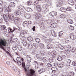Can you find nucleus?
Instances as JSON below:
<instances>
[{
	"label": "nucleus",
	"mask_w": 76,
	"mask_h": 76,
	"mask_svg": "<svg viewBox=\"0 0 76 76\" xmlns=\"http://www.w3.org/2000/svg\"><path fill=\"white\" fill-rule=\"evenodd\" d=\"M51 66H52V65H51V64L50 63L48 64V66L49 67H51Z\"/></svg>",
	"instance_id": "56"
},
{
	"label": "nucleus",
	"mask_w": 76,
	"mask_h": 76,
	"mask_svg": "<svg viewBox=\"0 0 76 76\" xmlns=\"http://www.w3.org/2000/svg\"><path fill=\"white\" fill-rule=\"evenodd\" d=\"M45 72V69H39L38 70V72L39 74H41L42 72Z\"/></svg>",
	"instance_id": "19"
},
{
	"label": "nucleus",
	"mask_w": 76,
	"mask_h": 76,
	"mask_svg": "<svg viewBox=\"0 0 76 76\" xmlns=\"http://www.w3.org/2000/svg\"><path fill=\"white\" fill-rule=\"evenodd\" d=\"M1 28L2 30H4L5 28H6V27L5 26L2 25L1 26Z\"/></svg>",
	"instance_id": "42"
},
{
	"label": "nucleus",
	"mask_w": 76,
	"mask_h": 76,
	"mask_svg": "<svg viewBox=\"0 0 76 76\" xmlns=\"http://www.w3.org/2000/svg\"><path fill=\"white\" fill-rule=\"evenodd\" d=\"M33 38L31 36H29L27 37V40L28 41L31 42L32 41Z\"/></svg>",
	"instance_id": "28"
},
{
	"label": "nucleus",
	"mask_w": 76,
	"mask_h": 76,
	"mask_svg": "<svg viewBox=\"0 0 76 76\" xmlns=\"http://www.w3.org/2000/svg\"><path fill=\"white\" fill-rule=\"evenodd\" d=\"M26 12H31L32 11V9L30 8H28L27 9H26Z\"/></svg>",
	"instance_id": "34"
},
{
	"label": "nucleus",
	"mask_w": 76,
	"mask_h": 76,
	"mask_svg": "<svg viewBox=\"0 0 76 76\" xmlns=\"http://www.w3.org/2000/svg\"><path fill=\"white\" fill-rule=\"evenodd\" d=\"M58 63L57 62H55L54 64V65L55 66H57V65L58 64Z\"/></svg>",
	"instance_id": "61"
},
{
	"label": "nucleus",
	"mask_w": 76,
	"mask_h": 76,
	"mask_svg": "<svg viewBox=\"0 0 76 76\" xmlns=\"http://www.w3.org/2000/svg\"><path fill=\"white\" fill-rule=\"evenodd\" d=\"M58 3H59L62 4H63V1H62V0H59V1Z\"/></svg>",
	"instance_id": "57"
},
{
	"label": "nucleus",
	"mask_w": 76,
	"mask_h": 76,
	"mask_svg": "<svg viewBox=\"0 0 76 76\" xmlns=\"http://www.w3.org/2000/svg\"><path fill=\"white\" fill-rule=\"evenodd\" d=\"M66 16V15L63 14L60 15L59 16V18H61V19H64Z\"/></svg>",
	"instance_id": "26"
},
{
	"label": "nucleus",
	"mask_w": 76,
	"mask_h": 76,
	"mask_svg": "<svg viewBox=\"0 0 76 76\" xmlns=\"http://www.w3.org/2000/svg\"><path fill=\"white\" fill-rule=\"evenodd\" d=\"M63 31H61L59 33V34H60L61 35H63Z\"/></svg>",
	"instance_id": "63"
},
{
	"label": "nucleus",
	"mask_w": 76,
	"mask_h": 76,
	"mask_svg": "<svg viewBox=\"0 0 76 76\" xmlns=\"http://www.w3.org/2000/svg\"><path fill=\"white\" fill-rule=\"evenodd\" d=\"M27 3L28 5H31L32 2L31 1H28L27 2Z\"/></svg>",
	"instance_id": "53"
},
{
	"label": "nucleus",
	"mask_w": 76,
	"mask_h": 76,
	"mask_svg": "<svg viewBox=\"0 0 76 76\" xmlns=\"http://www.w3.org/2000/svg\"><path fill=\"white\" fill-rule=\"evenodd\" d=\"M69 30H70L71 31L74 30V29H75V28L73 26H69Z\"/></svg>",
	"instance_id": "33"
},
{
	"label": "nucleus",
	"mask_w": 76,
	"mask_h": 76,
	"mask_svg": "<svg viewBox=\"0 0 76 76\" xmlns=\"http://www.w3.org/2000/svg\"><path fill=\"white\" fill-rule=\"evenodd\" d=\"M46 59H47V58H45V57H43L42 59V61L44 62L46 61H47V60H46Z\"/></svg>",
	"instance_id": "55"
},
{
	"label": "nucleus",
	"mask_w": 76,
	"mask_h": 76,
	"mask_svg": "<svg viewBox=\"0 0 76 76\" xmlns=\"http://www.w3.org/2000/svg\"><path fill=\"white\" fill-rule=\"evenodd\" d=\"M4 9L5 10V11H7L8 12H11L12 10H11V6L10 5H9L7 8H6V7H5L4 8Z\"/></svg>",
	"instance_id": "6"
},
{
	"label": "nucleus",
	"mask_w": 76,
	"mask_h": 76,
	"mask_svg": "<svg viewBox=\"0 0 76 76\" xmlns=\"http://www.w3.org/2000/svg\"><path fill=\"white\" fill-rule=\"evenodd\" d=\"M6 44H7L6 41L1 39H0V48L2 49L4 51H6V50L3 47H6Z\"/></svg>",
	"instance_id": "2"
},
{
	"label": "nucleus",
	"mask_w": 76,
	"mask_h": 76,
	"mask_svg": "<svg viewBox=\"0 0 76 76\" xmlns=\"http://www.w3.org/2000/svg\"><path fill=\"white\" fill-rule=\"evenodd\" d=\"M35 15V19H38L41 17V14L39 13H36Z\"/></svg>",
	"instance_id": "8"
},
{
	"label": "nucleus",
	"mask_w": 76,
	"mask_h": 76,
	"mask_svg": "<svg viewBox=\"0 0 76 76\" xmlns=\"http://www.w3.org/2000/svg\"><path fill=\"white\" fill-rule=\"evenodd\" d=\"M48 6H49V5H48V4H44L42 6V8L43 9H47V8Z\"/></svg>",
	"instance_id": "18"
},
{
	"label": "nucleus",
	"mask_w": 76,
	"mask_h": 76,
	"mask_svg": "<svg viewBox=\"0 0 76 76\" xmlns=\"http://www.w3.org/2000/svg\"><path fill=\"white\" fill-rule=\"evenodd\" d=\"M39 3V2L38 1H35L34 2V4L35 6L37 5Z\"/></svg>",
	"instance_id": "48"
},
{
	"label": "nucleus",
	"mask_w": 76,
	"mask_h": 76,
	"mask_svg": "<svg viewBox=\"0 0 76 76\" xmlns=\"http://www.w3.org/2000/svg\"><path fill=\"white\" fill-rule=\"evenodd\" d=\"M58 47L61 50H64L65 48L61 44H59Z\"/></svg>",
	"instance_id": "25"
},
{
	"label": "nucleus",
	"mask_w": 76,
	"mask_h": 76,
	"mask_svg": "<svg viewBox=\"0 0 76 76\" xmlns=\"http://www.w3.org/2000/svg\"><path fill=\"white\" fill-rule=\"evenodd\" d=\"M12 49L14 51H15V50H17V47H12Z\"/></svg>",
	"instance_id": "52"
},
{
	"label": "nucleus",
	"mask_w": 76,
	"mask_h": 76,
	"mask_svg": "<svg viewBox=\"0 0 76 76\" xmlns=\"http://www.w3.org/2000/svg\"><path fill=\"white\" fill-rule=\"evenodd\" d=\"M56 25L57 24H56V23H53L50 24V27H51V28H56Z\"/></svg>",
	"instance_id": "20"
},
{
	"label": "nucleus",
	"mask_w": 76,
	"mask_h": 76,
	"mask_svg": "<svg viewBox=\"0 0 76 76\" xmlns=\"http://www.w3.org/2000/svg\"><path fill=\"white\" fill-rule=\"evenodd\" d=\"M40 53L41 55H44V52L41 51L40 52Z\"/></svg>",
	"instance_id": "62"
},
{
	"label": "nucleus",
	"mask_w": 76,
	"mask_h": 76,
	"mask_svg": "<svg viewBox=\"0 0 76 76\" xmlns=\"http://www.w3.org/2000/svg\"><path fill=\"white\" fill-rule=\"evenodd\" d=\"M71 10H72L71 7H68L67 9H66V10H67L68 11H70Z\"/></svg>",
	"instance_id": "49"
},
{
	"label": "nucleus",
	"mask_w": 76,
	"mask_h": 76,
	"mask_svg": "<svg viewBox=\"0 0 76 76\" xmlns=\"http://www.w3.org/2000/svg\"><path fill=\"white\" fill-rule=\"evenodd\" d=\"M24 60V59H23V58H22L20 59V61H18L17 62V63H18V66H20V65H22V66L24 68L25 71L26 72L27 70H26L25 68V62H23Z\"/></svg>",
	"instance_id": "3"
},
{
	"label": "nucleus",
	"mask_w": 76,
	"mask_h": 76,
	"mask_svg": "<svg viewBox=\"0 0 76 76\" xmlns=\"http://www.w3.org/2000/svg\"><path fill=\"white\" fill-rule=\"evenodd\" d=\"M13 42H17V41H18V40L16 38H14V39H13Z\"/></svg>",
	"instance_id": "50"
},
{
	"label": "nucleus",
	"mask_w": 76,
	"mask_h": 76,
	"mask_svg": "<svg viewBox=\"0 0 76 76\" xmlns=\"http://www.w3.org/2000/svg\"><path fill=\"white\" fill-rule=\"evenodd\" d=\"M39 48L40 50L43 49L44 48V45L42 43H40L39 45Z\"/></svg>",
	"instance_id": "14"
},
{
	"label": "nucleus",
	"mask_w": 76,
	"mask_h": 76,
	"mask_svg": "<svg viewBox=\"0 0 76 76\" xmlns=\"http://www.w3.org/2000/svg\"><path fill=\"white\" fill-rule=\"evenodd\" d=\"M32 30L33 31H35V26H33V28H32Z\"/></svg>",
	"instance_id": "60"
},
{
	"label": "nucleus",
	"mask_w": 76,
	"mask_h": 76,
	"mask_svg": "<svg viewBox=\"0 0 76 76\" xmlns=\"http://www.w3.org/2000/svg\"><path fill=\"white\" fill-rule=\"evenodd\" d=\"M27 32L25 31L22 30L20 33V37H24L25 34H26Z\"/></svg>",
	"instance_id": "7"
},
{
	"label": "nucleus",
	"mask_w": 76,
	"mask_h": 76,
	"mask_svg": "<svg viewBox=\"0 0 76 76\" xmlns=\"http://www.w3.org/2000/svg\"><path fill=\"white\" fill-rule=\"evenodd\" d=\"M2 16L5 20H8V17L9 18V19L10 20L12 21L14 20V15L12 14H10L8 15L6 14H3Z\"/></svg>",
	"instance_id": "1"
},
{
	"label": "nucleus",
	"mask_w": 76,
	"mask_h": 76,
	"mask_svg": "<svg viewBox=\"0 0 76 76\" xmlns=\"http://www.w3.org/2000/svg\"><path fill=\"white\" fill-rule=\"evenodd\" d=\"M61 6V4L59 3L56 4V6L57 7H60Z\"/></svg>",
	"instance_id": "46"
},
{
	"label": "nucleus",
	"mask_w": 76,
	"mask_h": 76,
	"mask_svg": "<svg viewBox=\"0 0 76 76\" xmlns=\"http://www.w3.org/2000/svg\"><path fill=\"white\" fill-rule=\"evenodd\" d=\"M46 23L48 25L50 24V25L53 23V21L50 20H45Z\"/></svg>",
	"instance_id": "17"
},
{
	"label": "nucleus",
	"mask_w": 76,
	"mask_h": 76,
	"mask_svg": "<svg viewBox=\"0 0 76 76\" xmlns=\"http://www.w3.org/2000/svg\"><path fill=\"white\" fill-rule=\"evenodd\" d=\"M36 57L37 59H41V56L39 54L36 55Z\"/></svg>",
	"instance_id": "39"
},
{
	"label": "nucleus",
	"mask_w": 76,
	"mask_h": 76,
	"mask_svg": "<svg viewBox=\"0 0 76 76\" xmlns=\"http://www.w3.org/2000/svg\"><path fill=\"white\" fill-rule=\"evenodd\" d=\"M19 9H20V10H23L25 9V7H24V6L23 5H20L19 7Z\"/></svg>",
	"instance_id": "36"
},
{
	"label": "nucleus",
	"mask_w": 76,
	"mask_h": 76,
	"mask_svg": "<svg viewBox=\"0 0 76 76\" xmlns=\"http://www.w3.org/2000/svg\"><path fill=\"white\" fill-rule=\"evenodd\" d=\"M27 60L28 62L27 63V65L28 66H30V64L29 63L31 61V58L30 56L29 55H27Z\"/></svg>",
	"instance_id": "4"
},
{
	"label": "nucleus",
	"mask_w": 76,
	"mask_h": 76,
	"mask_svg": "<svg viewBox=\"0 0 76 76\" xmlns=\"http://www.w3.org/2000/svg\"><path fill=\"white\" fill-rule=\"evenodd\" d=\"M28 47L29 49H32L33 48L32 44L31 43H29L28 45Z\"/></svg>",
	"instance_id": "30"
},
{
	"label": "nucleus",
	"mask_w": 76,
	"mask_h": 76,
	"mask_svg": "<svg viewBox=\"0 0 76 76\" xmlns=\"http://www.w3.org/2000/svg\"><path fill=\"white\" fill-rule=\"evenodd\" d=\"M6 64L8 65H9L10 64V61H7Z\"/></svg>",
	"instance_id": "58"
},
{
	"label": "nucleus",
	"mask_w": 76,
	"mask_h": 76,
	"mask_svg": "<svg viewBox=\"0 0 76 76\" xmlns=\"http://www.w3.org/2000/svg\"><path fill=\"white\" fill-rule=\"evenodd\" d=\"M14 14L15 16H18V15H20L21 12L20 10H18L14 13Z\"/></svg>",
	"instance_id": "9"
},
{
	"label": "nucleus",
	"mask_w": 76,
	"mask_h": 76,
	"mask_svg": "<svg viewBox=\"0 0 76 76\" xmlns=\"http://www.w3.org/2000/svg\"><path fill=\"white\" fill-rule=\"evenodd\" d=\"M51 34H52V36H53V37H56L57 35H56V33H55V31H54V30L51 31Z\"/></svg>",
	"instance_id": "21"
},
{
	"label": "nucleus",
	"mask_w": 76,
	"mask_h": 76,
	"mask_svg": "<svg viewBox=\"0 0 76 76\" xmlns=\"http://www.w3.org/2000/svg\"><path fill=\"white\" fill-rule=\"evenodd\" d=\"M67 75L68 76H74L75 75V74L73 72H67Z\"/></svg>",
	"instance_id": "13"
},
{
	"label": "nucleus",
	"mask_w": 76,
	"mask_h": 76,
	"mask_svg": "<svg viewBox=\"0 0 76 76\" xmlns=\"http://www.w3.org/2000/svg\"><path fill=\"white\" fill-rule=\"evenodd\" d=\"M60 10L62 12H65L67 11V8L64 7H61L60 9Z\"/></svg>",
	"instance_id": "15"
},
{
	"label": "nucleus",
	"mask_w": 76,
	"mask_h": 76,
	"mask_svg": "<svg viewBox=\"0 0 76 76\" xmlns=\"http://www.w3.org/2000/svg\"><path fill=\"white\" fill-rule=\"evenodd\" d=\"M49 61L50 63H52L53 61V59L52 58H50L49 59Z\"/></svg>",
	"instance_id": "45"
},
{
	"label": "nucleus",
	"mask_w": 76,
	"mask_h": 76,
	"mask_svg": "<svg viewBox=\"0 0 76 76\" xmlns=\"http://www.w3.org/2000/svg\"><path fill=\"white\" fill-rule=\"evenodd\" d=\"M50 16H52V17H54V16H56L57 15V12L55 11H52L49 13Z\"/></svg>",
	"instance_id": "5"
},
{
	"label": "nucleus",
	"mask_w": 76,
	"mask_h": 76,
	"mask_svg": "<svg viewBox=\"0 0 76 76\" xmlns=\"http://www.w3.org/2000/svg\"><path fill=\"white\" fill-rule=\"evenodd\" d=\"M65 43H68V42H69V41L68 40H66L64 41Z\"/></svg>",
	"instance_id": "59"
},
{
	"label": "nucleus",
	"mask_w": 76,
	"mask_h": 76,
	"mask_svg": "<svg viewBox=\"0 0 76 76\" xmlns=\"http://www.w3.org/2000/svg\"><path fill=\"white\" fill-rule=\"evenodd\" d=\"M76 36L74 35L70 37V38L71 39H76Z\"/></svg>",
	"instance_id": "38"
},
{
	"label": "nucleus",
	"mask_w": 76,
	"mask_h": 76,
	"mask_svg": "<svg viewBox=\"0 0 76 76\" xmlns=\"http://www.w3.org/2000/svg\"><path fill=\"white\" fill-rule=\"evenodd\" d=\"M36 10L38 12H40L42 10V8L41 7L40 5H37L36 6Z\"/></svg>",
	"instance_id": "11"
},
{
	"label": "nucleus",
	"mask_w": 76,
	"mask_h": 76,
	"mask_svg": "<svg viewBox=\"0 0 76 76\" xmlns=\"http://www.w3.org/2000/svg\"><path fill=\"white\" fill-rule=\"evenodd\" d=\"M76 52V48H73L72 50V53H74Z\"/></svg>",
	"instance_id": "37"
},
{
	"label": "nucleus",
	"mask_w": 76,
	"mask_h": 76,
	"mask_svg": "<svg viewBox=\"0 0 76 76\" xmlns=\"http://www.w3.org/2000/svg\"><path fill=\"white\" fill-rule=\"evenodd\" d=\"M71 63V60L70 59H68V60L66 64V66L69 67L70 65V63Z\"/></svg>",
	"instance_id": "27"
},
{
	"label": "nucleus",
	"mask_w": 76,
	"mask_h": 76,
	"mask_svg": "<svg viewBox=\"0 0 76 76\" xmlns=\"http://www.w3.org/2000/svg\"><path fill=\"white\" fill-rule=\"evenodd\" d=\"M67 21L68 23H70V24H72V23H73V20H72L70 19H68L67 20Z\"/></svg>",
	"instance_id": "22"
},
{
	"label": "nucleus",
	"mask_w": 76,
	"mask_h": 76,
	"mask_svg": "<svg viewBox=\"0 0 76 76\" xmlns=\"http://www.w3.org/2000/svg\"><path fill=\"white\" fill-rule=\"evenodd\" d=\"M72 64L73 65V66H76V61H73L72 63Z\"/></svg>",
	"instance_id": "54"
},
{
	"label": "nucleus",
	"mask_w": 76,
	"mask_h": 76,
	"mask_svg": "<svg viewBox=\"0 0 76 76\" xmlns=\"http://www.w3.org/2000/svg\"><path fill=\"white\" fill-rule=\"evenodd\" d=\"M68 3L70 5H74L75 4L74 3V2L72 0H69Z\"/></svg>",
	"instance_id": "24"
},
{
	"label": "nucleus",
	"mask_w": 76,
	"mask_h": 76,
	"mask_svg": "<svg viewBox=\"0 0 76 76\" xmlns=\"http://www.w3.org/2000/svg\"><path fill=\"white\" fill-rule=\"evenodd\" d=\"M18 48L20 51H21L22 50V46H18Z\"/></svg>",
	"instance_id": "43"
},
{
	"label": "nucleus",
	"mask_w": 76,
	"mask_h": 76,
	"mask_svg": "<svg viewBox=\"0 0 76 76\" xmlns=\"http://www.w3.org/2000/svg\"><path fill=\"white\" fill-rule=\"evenodd\" d=\"M35 40L37 42L39 43L40 42V39L39 38H36L35 39Z\"/></svg>",
	"instance_id": "41"
},
{
	"label": "nucleus",
	"mask_w": 76,
	"mask_h": 76,
	"mask_svg": "<svg viewBox=\"0 0 76 76\" xmlns=\"http://www.w3.org/2000/svg\"><path fill=\"white\" fill-rule=\"evenodd\" d=\"M33 45L34 47L36 48V47H38V44L37 43H34L33 44Z\"/></svg>",
	"instance_id": "47"
},
{
	"label": "nucleus",
	"mask_w": 76,
	"mask_h": 76,
	"mask_svg": "<svg viewBox=\"0 0 76 76\" xmlns=\"http://www.w3.org/2000/svg\"><path fill=\"white\" fill-rule=\"evenodd\" d=\"M20 57H18L17 58L16 60L17 61H19V60H20Z\"/></svg>",
	"instance_id": "64"
},
{
	"label": "nucleus",
	"mask_w": 76,
	"mask_h": 76,
	"mask_svg": "<svg viewBox=\"0 0 76 76\" xmlns=\"http://www.w3.org/2000/svg\"><path fill=\"white\" fill-rule=\"evenodd\" d=\"M20 20V18H14L13 20H12L11 21H12V22H14L15 23H16L18 22Z\"/></svg>",
	"instance_id": "12"
},
{
	"label": "nucleus",
	"mask_w": 76,
	"mask_h": 76,
	"mask_svg": "<svg viewBox=\"0 0 76 76\" xmlns=\"http://www.w3.org/2000/svg\"><path fill=\"white\" fill-rule=\"evenodd\" d=\"M57 60L59 61H61L63 60V58L61 56H59L57 57Z\"/></svg>",
	"instance_id": "23"
},
{
	"label": "nucleus",
	"mask_w": 76,
	"mask_h": 76,
	"mask_svg": "<svg viewBox=\"0 0 76 76\" xmlns=\"http://www.w3.org/2000/svg\"><path fill=\"white\" fill-rule=\"evenodd\" d=\"M11 7H15V3L14 2L11 3Z\"/></svg>",
	"instance_id": "51"
},
{
	"label": "nucleus",
	"mask_w": 76,
	"mask_h": 76,
	"mask_svg": "<svg viewBox=\"0 0 76 76\" xmlns=\"http://www.w3.org/2000/svg\"><path fill=\"white\" fill-rule=\"evenodd\" d=\"M22 43L24 47H26V45H27V42H26V41L23 40L22 41Z\"/></svg>",
	"instance_id": "29"
},
{
	"label": "nucleus",
	"mask_w": 76,
	"mask_h": 76,
	"mask_svg": "<svg viewBox=\"0 0 76 76\" xmlns=\"http://www.w3.org/2000/svg\"><path fill=\"white\" fill-rule=\"evenodd\" d=\"M63 64H62V63H61L60 64H59L58 66V67L59 68H61V67H63Z\"/></svg>",
	"instance_id": "44"
},
{
	"label": "nucleus",
	"mask_w": 76,
	"mask_h": 76,
	"mask_svg": "<svg viewBox=\"0 0 76 76\" xmlns=\"http://www.w3.org/2000/svg\"><path fill=\"white\" fill-rule=\"evenodd\" d=\"M64 51L65 53H66V54H68L70 53V51L69 49L67 50H64Z\"/></svg>",
	"instance_id": "35"
},
{
	"label": "nucleus",
	"mask_w": 76,
	"mask_h": 76,
	"mask_svg": "<svg viewBox=\"0 0 76 76\" xmlns=\"http://www.w3.org/2000/svg\"><path fill=\"white\" fill-rule=\"evenodd\" d=\"M52 47L53 46H52V45L50 44H48L47 45V48L48 49H51Z\"/></svg>",
	"instance_id": "31"
},
{
	"label": "nucleus",
	"mask_w": 76,
	"mask_h": 76,
	"mask_svg": "<svg viewBox=\"0 0 76 76\" xmlns=\"http://www.w3.org/2000/svg\"><path fill=\"white\" fill-rule=\"evenodd\" d=\"M25 16L28 19H29V18H31V15L30 14H26L25 15Z\"/></svg>",
	"instance_id": "32"
},
{
	"label": "nucleus",
	"mask_w": 76,
	"mask_h": 76,
	"mask_svg": "<svg viewBox=\"0 0 76 76\" xmlns=\"http://www.w3.org/2000/svg\"><path fill=\"white\" fill-rule=\"evenodd\" d=\"M39 26L40 27L41 29H45V27H44V24H43L42 22H40L39 23Z\"/></svg>",
	"instance_id": "10"
},
{
	"label": "nucleus",
	"mask_w": 76,
	"mask_h": 76,
	"mask_svg": "<svg viewBox=\"0 0 76 76\" xmlns=\"http://www.w3.org/2000/svg\"><path fill=\"white\" fill-rule=\"evenodd\" d=\"M51 70L52 71L56 72L57 71V68L56 67H53L51 68Z\"/></svg>",
	"instance_id": "40"
},
{
	"label": "nucleus",
	"mask_w": 76,
	"mask_h": 76,
	"mask_svg": "<svg viewBox=\"0 0 76 76\" xmlns=\"http://www.w3.org/2000/svg\"><path fill=\"white\" fill-rule=\"evenodd\" d=\"M51 55L53 58H54L56 55V51H53L52 52Z\"/></svg>",
	"instance_id": "16"
}]
</instances>
